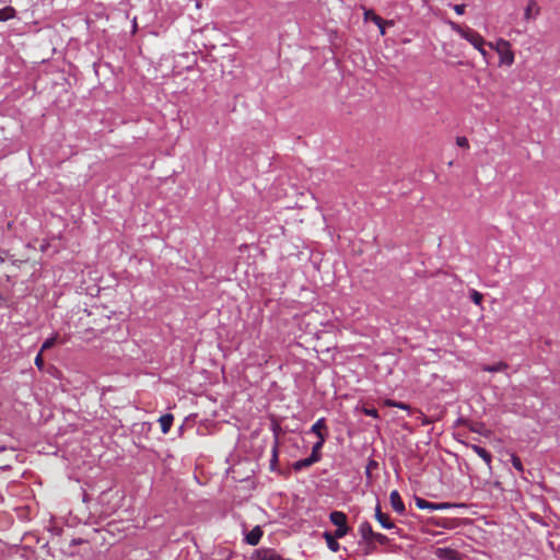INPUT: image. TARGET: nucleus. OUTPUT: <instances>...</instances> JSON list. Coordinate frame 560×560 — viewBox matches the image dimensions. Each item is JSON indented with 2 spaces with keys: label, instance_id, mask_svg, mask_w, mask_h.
I'll use <instances>...</instances> for the list:
<instances>
[{
  "label": "nucleus",
  "instance_id": "cd10ccee",
  "mask_svg": "<svg viewBox=\"0 0 560 560\" xmlns=\"http://www.w3.org/2000/svg\"><path fill=\"white\" fill-rule=\"evenodd\" d=\"M35 365L39 370H43V368H44V358H43V352L42 351H39L38 354L35 358Z\"/></svg>",
  "mask_w": 560,
  "mask_h": 560
},
{
  "label": "nucleus",
  "instance_id": "6ab92c4d",
  "mask_svg": "<svg viewBox=\"0 0 560 560\" xmlns=\"http://www.w3.org/2000/svg\"><path fill=\"white\" fill-rule=\"evenodd\" d=\"M57 342H59V335L55 334L54 336H51L50 338H48L44 341L39 351L44 352V351L52 348Z\"/></svg>",
  "mask_w": 560,
  "mask_h": 560
},
{
  "label": "nucleus",
  "instance_id": "f8f14e48",
  "mask_svg": "<svg viewBox=\"0 0 560 560\" xmlns=\"http://www.w3.org/2000/svg\"><path fill=\"white\" fill-rule=\"evenodd\" d=\"M325 540H326V544H327V547L332 551V552H337L339 549H340V545L339 542L337 541V539L339 537L336 536V533L331 534L329 532H325L323 534Z\"/></svg>",
  "mask_w": 560,
  "mask_h": 560
},
{
  "label": "nucleus",
  "instance_id": "4468645a",
  "mask_svg": "<svg viewBox=\"0 0 560 560\" xmlns=\"http://www.w3.org/2000/svg\"><path fill=\"white\" fill-rule=\"evenodd\" d=\"M324 430H327L326 421L324 418H319L311 428V432L317 435L320 439V435H325L323 433Z\"/></svg>",
  "mask_w": 560,
  "mask_h": 560
},
{
  "label": "nucleus",
  "instance_id": "6e6552de",
  "mask_svg": "<svg viewBox=\"0 0 560 560\" xmlns=\"http://www.w3.org/2000/svg\"><path fill=\"white\" fill-rule=\"evenodd\" d=\"M359 533L366 544H371L372 538L375 536V532L372 529V526L369 522H363L360 524Z\"/></svg>",
  "mask_w": 560,
  "mask_h": 560
},
{
  "label": "nucleus",
  "instance_id": "c9c22d12",
  "mask_svg": "<svg viewBox=\"0 0 560 560\" xmlns=\"http://www.w3.org/2000/svg\"><path fill=\"white\" fill-rule=\"evenodd\" d=\"M196 7L200 8V0H197Z\"/></svg>",
  "mask_w": 560,
  "mask_h": 560
},
{
  "label": "nucleus",
  "instance_id": "ddd939ff",
  "mask_svg": "<svg viewBox=\"0 0 560 560\" xmlns=\"http://www.w3.org/2000/svg\"><path fill=\"white\" fill-rule=\"evenodd\" d=\"M174 421V416L172 413H166L160 417L159 422L161 425L162 433L166 434L170 432L172 424Z\"/></svg>",
  "mask_w": 560,
  "mask_h": 560
},
{
  "label": "nucleus",
  "instance_id": "72a5a7b5",
  "mask_svg": "<svg viewBox=\"0 0 560 560\" xmlns=\"http://www.w3.org/2000/svg\"><path fill=\"white\" fill-rule=\"evenodd\" d=\"M378 28H380L381 34L384 35L385 34V24H382V26H378Z\"/></svg>",
  "mask_w": 560,
  "mask_h": 560
},
{
  "label": "nucleus",
  "instance_id": "1a4fd4ad",
  "mask_svg": "<svg viewBox=\"0 0 560 560\" xmlns=\"http://www.w3.org/2000/svg\"><path fill=\"white\" fill-rule=\"evenodd\" d=\"M435 555L444 560H459L458 551L452 548H438Z\"/></svg>",
  "mask_w": 560,
  "mask_h": 560
},
{
  "label": "nucleus",
  "instance_id": "2f4dec72",
  "mask_svg": "<svg viewBox=\"0 0 560 560\" xmlns=\"http://www.w3.org/2000/svg\"><path fill=\"white\" fill-rule=\"evenodd\" d=\"M396 402L395 400H392V399H386L385 400V405L388 406V407H396Z\"/></svg>",
  "mask_w": 560,
  "mask_h": 560
},
{
  "label": "nucleus",
  "instance_id": "f03ea898",
  "mask_svg": "<svg viewBox=\"0 0 560 560\" xmlns=\"http://www.w3.org/2000/svg\"><path fill=\"white\" fill-rule=\"evenodd\" d=\"M488 45L498 51L500 55L501 63L511 66L514 62V52L511 50L510 42L501 38L497 42L495 47L492 45V43H488Z\"/></svg>",
  "mask_w": 560,
  "mask_h": 560
},
{
  "label": "nucleus",
  "instance_id": "473e14b6",
  "mask_svg": "<svg viewBox=\"0 0 560 560\" xmlns=\"http://www.w3.org/2000/svg\"><path fill=\"white\" fill-rule=\"evenodd\" d=\"M477 50L483 56V58L487 57V50L483 48V46H480V49Z\"/></svg>",
  "mask_w": 560,
  "mask_h": 560
},
{
  "label": "nucleus",
  "instance_id": "0eeeda50",
  "mask_svg": "<svg viewBox=\"0 0 560 560\" xmlns=\"http://www.w3.org/2000/svg\"><path fill=\"white\" fill-rule=\"evenodd\" d=\"M540 13V8L535 0H529L524 10V19L526 21L535 20Z\"/></svg>",
  "mask_w": 560,
  "mask_h": 560
},
{
  "label": "nucleus",
  "instance_id": "393cba45",
  "mask_svg": "<svg viewBox=\"0 0 560 560\" xmlns=\"http://www.w3.org/2000/svg\"><path fill=\"white\" fill-rule=\"evenodd\" d=\"M470 299H471V301H472L476 305H481L482 300H483V295H482V293H480V292H479V291H477V290H471V291H470Z\"/></svg>",
  "mask_w": 560,
  "mask_h": 560
},
{
  "label": "nucleus",
  "instance_id": "dca6fc26",
  "mask_svg": "<svg viewBox=\"0 0 560 560\" xmlns=\"http://www.w3.org/2000/svg\"><path fill=\"white\" fill-rule=\"evenodd\" d=\"M326 441V435H320V439H318V441L313 445V448H312V454L311 456H315L316 460H320L322 458V448H323V445Z\"/></svg>",
  "mask_w": 560,
  "mask_h": 560
},
{
  "label": "nucleus",
  "instance_id": "a211bd4d",
  "mask_svg": "<svg viewBox=\"0 0 560 560\" xmlns=\"http://www.w3.org/2000/svg\"><path fill=\"white\" fill-rule=\"evenodd\" d=\"M508 368H509L508 363L500 361L492 365H483L482 371L490 372V373L502 372V371H505Z\"/></svg>",
  "mask_w": 560,
  "mask_h": 560
},
{
  "label": "nucleus",
  "instance_id": "f257e3e1",
  "mask_svg": "<svg viewBox=\"0 0 560 560\" xmlns=\"http://www.w3.org/2000/svg\"><path fill=\"white\" fill-rule=\"evenodd\" d=\"M448 25L454 32L469 42L476 49H480V46H485L487 44L485 38L478 32L468 26H462L453 21H450Z\"/></svg>",
  "mask_w": 560,
  "mask_h": 560
},
{
  "label": "nucleus",
  "instance_id": "39448f33",
  "mask_svg": "<svg viewBox=\"0 0 560 560\" xmlns=\"http://www.w3.org/2000/svg\"><path fill=\"white\" fill-rule=\"evenodd\" d=\"M389 501L393 510L397 512L398 514L405 513V504L400 498V494L397 490H393L389 494Z\"/></svg>",
  "mask_w": 560,
  "mask_h": 560
},
{
  "label": "nucleus",
  "instance_id": "c756f323",
  "mask_svg": "<svg viewBox=\"0 0 560 560\" xmlns=\"http://www.w3.org/2000/svg\"><path fill=\"white\" fill-rule=\"evenodd\" d=\"M396 408H399V409H402V410H409L410 409V406L405 404V402H401V401H397L396 402Z\"/></svg>",
  "mask_w": 560,
  "mask_h": 560
},
{
  "label": "nucleus",
  "instance_id": "7c9ffc66",
  "mask_svg": "<svg viewBox=\"0 0 560 560\" xmlns=\"http://www.w3.org/2000/svg\"><path fill=\"white\" fill-rule=\"evenodd\" d=\"M368 546V549H366V552H373L375 549H376V546H375V542L373 540H371V544H366Z\"/></svg>",
  "mask_w": 560,
  "mask_h": 560
},
{
  "label": "nucleus",
  "instance_id": "b1692460",
  "mask_svg": "<svg viewBox=\"0 0 560 560\" xmlns=\"http://www.w3.org/2000/svg\"><path fill=\"white\" fill-rule=\"evenodd\" d=\"M470 431L488 436L490 431L485 429L482 423H476L470 427Z\"/></svg>",
  "mask_w": 560,
  "mask_h": 560
},
{
  "label": "nucleus",
  "instance_id": "9d476101",
  "mask_svg": "<svg viewBox=\"0 0 560 560\" xmlns=\"http://www.w3.org/2000/svg\"><path fill=\"white\" fill-rule=\"evenodd\" d=\"M471 450L487 464L488 468L491 469L492 455L483 447L472 444Z\"/></svg>",
  "mask_w": 560,
  "mask_h": 560
},
{
  "label": "nucleus",
  "instance_id": "aec40b11",
  "mask_svg": "<svg viewBox=\"0 0 560 560\" xmlns=\"http://www.w3.org/2000/svg\"><path fill=\"white\" fill-rule=\"evenodd\" d=\"M278 464V441H275V444L272 446L271 451V458H270V469L276 470Z\"/></svg>",
  "mask_w": 560,
  "mask_h": 560
},
{
  "label": "nucleus",
  "instance_id": "bb28decb",
  "mask_svg": "<svg viewBox=\"0 0 560 560\" xmlns=\"http://www.w3.org/2000/svg\"><path fill=\"white\" fill-rule=\"evenodd\" d=\"M456 144L460 148H465V149H468L469 148V142H468V139L466 137H457L456 138Z\"/></svg>",
  "mask_w": 560,
  "mask_h": 560
},
{
  "label": "nucleus",
  "instance_id": "423d86ee",
  "mask_svg": "<svg viewBox=\"0 0 560 560\" xmlns=\"http://www.w3.org/2000/svg\"><path fill=\"white\" fill-rule=\"evenodd\" d=\"M375 518L383 528L390 529L395 524L390 521L389 516L382 512L380 503L375 508Z\"/></svg>",
  "mask_w": 560,
  "mask_h": 560
},
{
  "label": "nucleus",
  "instance_id": "c85d7f7f",
  "mask_svg": "<svg viewBox=\"0 0 560 560\" xmlns=\"http://www.w3.org/2000/svg\"><path fill=\"white\" fill-rule=\"evenodd\" d=\"M466 5L465 4H455L453 5V10L458 14L463 15L465 13Z\"/></svg>",
  "mask_w": 560,
  "mask_h": 560
},
{
  "label": "nucleus",
  "instance_id": "7ed1b4c3",
  "mask_svg": "<svg viewBox=\"0 0 560 560\" xmlns=\"http://www.w3.org/2000/svg\"><path fill=\"white\" fill-rule=\"evenodd\" d=\"M330 522L337 526L335 530L337 537H345L349 533L347 515L341 511H334L329 515Z\"/></svg>",
  "mask_w": 560,
  "mask_h": 560
},
{
  "label": "nucleus",
  "instance_id": "5701e85b",
  "mask_svg": "<svg viewBox=\"0 0 560 560\" xmlns=\"http://www.w3.org/2000/svg\"><path fill=\"white\" fill-rule=\"evenodd\" d=\"M372 540L375 542H378L380 545L382 546H386L389 544V538L384 535V534H381V533H375V536L372 538Z\"/></svg>",
  "mask_w": 560,
  "mask_h": 560
},
{
  "label": "nucleus",
  "instance_id": "a878e982",
  "mask_svg": "<svg viewBox=\"0 0 560 560\" xmlns=\"http://www.w3.org/2000/svg\"><path fill=\"white\" fill-rule=\"evenodd\" d=\"M362 411H363V413H364L365 416H370V417H373V418H378V411H377V409H375V408L364 407V408L362 409Z\"/></svg>",
  "mask_w": 560,
  "mask_h": 560
},
{
  "label": "nucleus",
  "instance_id": "9b49d317",
  "mask_svg": "<svg viewBox=\"0 0 560 560\" xmlns=\"http://www.w3.org/2000/svg\"><path fill=\"white\" fill-rule=\"evenodd\" d=\"M262 536V530L259 526L254 527L245 537V540L250 546L258 545Z\"/></svg>",
  "mask_w": 560,
  "mask_h": 560
},
{
  "label": "nucleus",
  "instance_id": "f704fd0d",
  "mask_svg": "<svg viewBox=\"0 0 560 560\" xmlns=\"http://www.w3.org/2000/svg\"><path fill=\"white\" fill-rule=\"evenodd\" d=\"M422 423H423V424H429V423H431V421H430L428 418H424V419L422 420Z\"/></svg>",
  "mask_w": 560,
  "mask_h": 560
},
{
  "label": "nucleus",
  "instance_id": "4be33fe9",
  "mask_svg": "<svg viewBox=\"0 0 560 560\" xmlns=\"http://www.w3.org/2000/svg\"><path fill=\"white\" fill-rule=\"evenodd\" d=\"M511 463H512V466L518 472H524V467H523V464H522L521 458L518 456H516L515 454H512L511 455Z\"/></svg>",
  "mask_w": 560,
  "mask_h": 560
},
{
  "label": "nucleus",
  "instance_id": "f3484780",
  "mask_svg": "<svg viewBox=\"0 0 560 560\" xmlns=\"http://www.w3.org/2000/svg\"><path fill=\"white\" fill-rule=\"evenodd\" d=\"M16 15V11L13 7H5L0 9V22H5L11 19H14Z\"/></svg>",
  "mask_w": 560,
  "mask_h": 560
},
{
  "label": "nucleus",
  "instance_id": "2eb2a0df",
  "mask_svg": "<svg viewBox=\"0 0 560 560\" xmlns=\"http://www.w3.org/2000/svg\"><path fill=\"white\" fill-rule=\"evenodd\" d=\"M317 462L318 460H316L315 456L310 455L307 458L295 462L293 464V468H294V470H301L303 468L312 466L313 464H315Z\"/></svg>",
  "mask_w": 560,
  "mask_h": 560
},
{
  "label": "nucleus",
  "instance_id": "20e7f679",
  "mask_svg": "<svg viewBox=\"0 0 560 560\" xmlns=\"http://www.w3.org/2000/svg\"><path fill=\"white\" fill-rule=\"evenodd\" d=\"M415 502H416L417 508L420 510L436 511V510H444V509H447L451 506L448 503H433V502H429L422 498H416Z\"/></svg>",
  "mask_w": 560,
  "mask_h": 560
},
{
  "label": "nucleus",
  "instance_id": "412c9836",
  "mask_svg": "<svg viewBox=\"0 0 560 560\" xmlns=\"http://www.w3.org/2000/svg\"><path fill=\"white\" fill-rule=\"evenodd\" d=\"M365 20L373 21L377 26H382V24H386V22L377 14H375L373 11H366L365 12Z\"/></svg>",
  "mask_w": 560,
  "mask_h": 560
}]
</instances>
